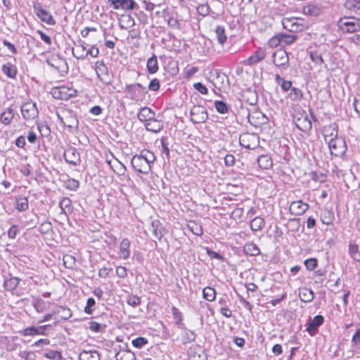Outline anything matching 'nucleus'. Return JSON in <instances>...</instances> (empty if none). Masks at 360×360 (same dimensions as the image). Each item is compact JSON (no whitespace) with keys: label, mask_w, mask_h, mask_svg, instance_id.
Returning <instances> with one entry per match:
<instances>
[{"label":"nucleus","mask_w":360,"mask_h":360,"mask_svg":"<svg viewBox=\"0 0 360 360\" xmlns=\"http://www.w3.org/2000/svg\"><path fill=\"white\" fill-rule=\"evenodd\" d=\"M146 128L148 131L158 133L163 128V122L153 117L146 122Z\"/></svg>","instance_id":"20"},{"label":"nucleus","mask_w":360,"mask_h":360,"mask_svg":"<svg viewBox=\"0 0 360 360\" xmlns=\"http://www.w3.org/2000/svg\"><path fill=\"white\" fill-rule=\"evenodd\" d=\"M63 263L66 268L72 269L75 264V259L70 255H65L63 257Z\"/></svg>","instance_id":"54"},{"label":"nucleus","mask_w":360,"mask_h":360,"mask_svg":"<svg viewBox=\"0 0 360 360\" xmlns=\"http://www.w3.org/2000/svg\"><path fill=\"white\" fill-rule=\"evenodd\" d=\"M37 15L44 22L53 25L56 23L51 14L41 7L37 8Z\"/></svg>","instance_id":"19"},{"label":"nucleus","mask_w":360,"mask_h":360,"mask_svg":"<svg viewBox=\"0 0 360 360\" xmlns=\"http://www.w3.org/2000/svg\"><path fill=\"white\" fill-rule=\"evenodd\" d=\"M96 302L94 298L90 297L87 300L86 306L84 308V311L86 314H91L93 311L92 307L95 305Z\"/></svg>","instance_id":"61"},{"label":"nucleus","mask_w":360,"mask_h":360,"mask_svg":"<svg viewBox=\"0 0 360 360\" xmlns=\"http://www.w3.org/2000/svg\"><path fill=\"white\" fill-rule=\"evenodd\" d=\"M214 107L217 111L221 114H225L229 110L226 103L221 101H216L214 102Z\"/></svg>","instance_id":"47"},{"label":"nucleus","mask_w":360,"mask_h":360,"mask_svg":"<svg viewBox=\"0 0 360 360\" xmlns=\"http://www.w3.org/2000/svg\"><path fill=\"white\" fill-rule=\"evenodd\" d=\"M52 229V224L50 221H46L41 223L39 227V231L41 233H47Z\"/></svg>","instance_id":"57"},{"label":"nucleus","mask_w":360,"mask_h":360,"mask_svg":"<svg viewBox=\"0 0 360 360\" xmlns=\"http://www.w3.org/2000/svg\"><path fill=\"white\" fill-rule=\"evenodd\" d=\"M3 72L8 77L14 78L16 75L15 68L10 63L4 64L2 67Z\"/></svg>","instance_id":"42"},{"label":"nucleus","mask_w":360,"mask_h":360,"mask_svg":"<svg viewBox=\"0 0 360 360\" xmlns=\"http://www.w3.org/2000/svg\"><path fill=\"white\" fill-rule=\"evenodd\" d=\"M264 225V219L260 217H256L250 222V229L252 231H257L262 230Z\"/></svg>","instance_id":"29"},{"label":"nucleus","mask_w":360,"mask_h":360,"mask_svg":"<svg viewBox=\"0 0 360 360\" xmlns=\"http://www.w3.org/2000/svg\"><path fill=\"white\" fill-rule=\"evenodd\" d=\"M21 112L24 119H34L38 115L36 104L32 101L24 103L21 106Z\"/></svg>","instance_id":"9"},{"label":"nucleus","mask_w":360,"mask_h":360,"mask_svg":"<svg viewBox=\"0 0 360 360\" xmlns=\"http://www.w3.org/2000/svg\"><path fill=\"white\" fill-rule=\"evenodd\" d=\"M191 120L194 123H203L208 118L206 109L202 105H193L190 112Z\"/></svg>","instance_id":"5"},{"label":"nucleus","mask_w":360,"mask_h":360,"mask_svg":"<svg viewBox=\"0 0 360 360\" xmlns=\"http://www.w3.org/2000/svg\"><path fill=\"white\" fill-rule=\"evenodd\" d=\"M188 227L196 236H201L203 233L201 225L194 221H190L188 224Z\"/></svg>","instance_id":"39"},{"label":"nucleus","mask_w":360,"mask_h":360,"mask_svg":"<svg viewBox=\"0 0 360 360\" xmlns=\"http://www.w3.org/2000/svg\"><path fill=\"white\" fill-rule=\"evenodd\" d=\"M266 56L265 50L263 49H258L255 51L247 60H245V64L252 65L262 60Z\"/></svg>","instance_id":"15"},{"label":"nucleus","mask_w":360,"mask_h":360,"mask_svg":"<svg viewBox=\"0 0 360 360\" xmlns=\"http://www.w3.org/2000/svg\"><path fill=\"white\" fill-rule=\"evenodd\" d=\"M133 168L138 172L147 174L151 170V166L143 158V156L134 155L131 161Z\"/></svg>","instance_id":"6"},{"label":"nucleus","mask_w":360,"mask_h":360,"mask_svg":"<svg viewBox=\"0 0 360 360\" xmlns=\"http://www.w3.org/2000/svg\"><path fill=\"white\" fill-rule=\"evenodd\" d=\"M240 144L242 147L253 150L259 146V136L255 133H243L239 138Z\"/></svg>","instance_id":"3"},{"label":"nucleus","mask_w":360,"mask_h":360,"mask_svg":"<svg viewBox=\"0 0 360 360\" xmlns=\"http://www.w3.org/2000/svg\"><path fill=\"white\" fill-rule=\"evenodd\" d=\"M50 325H44V326H40L39 327H27L25 328L24 330H21L20 333L23 336H31V335H46L45 329L49 327Z\"/></svg>","instance_id":"16"},{"label":"nucleus","mask_w":360,"mask_h":360,"mask_svg":"<svg viewBox=\"0 0 360 360\" xmlns=\"http://www.w3.org/2000/svg\"><path fill=\"white\" fill-rule=\"evenodd\" d=\"M293 121L300 131L306 132L311 129V122L304 111L295 115Z\"/></svg>","instance_id":"8"},{"label":"nucleus","mask_w":360,"mask_h":360,"mask_svg":"<svg viewBox=\"0 0 360 360\" xmlns=\"http://www.w3.org/2000/svg\"><path fill=\"white\" fill-rule=\"evenodd\" d=\"M151 227L154 238L160 240L165 233V229L158 220L152 221Z\"/></svg>","instance_id":"18"},{"label":"nucleus","mask_w":360,"mask_h":360,"mask_svg":"<svg viewBox=\"0 0 360 360\" xmlns=\"http://www.w3.org/2000/svg\"><path fill=\"white\" fill-rule=\"evenodd\" d=\"M195 339V334L194 332L190 330L184 329L182 331L181 337V342L182 344H188L193 341H194Z\"/></svg>","instance_id":"31"},{"label":"nucleus","mask_w":360,"mask_h":360,"mask_svg":"<svg viewBox=\"0 0 360 360\" xmlns=\"http://www.w3.org/2000/svg\"><path fill=\"white\" fill-rule=\"evenodd\" d=\"M281 34L273 37L272 38H271L269 39V45L271 47H276V46H279L280 44H282V41H281Z\"/></svg>","instance_id":"60"},{"label":"nucleus","mask_w":360,"mask_h":360,"mask_svg":"<svg viewBox=\"0 0 360 360\" xmlns=\"http://www.w3.org/2000/svg\"><path fill=\"white\" fill-rule=\"evenodd\" d=\"M148 89L150 91H156L160 89V81L155 78L152 79L148 85Z\"/></svg>","instance_id":"64"},{"label":"nucleus","mask_w":360,"mask_h":360,"mask_svg":"<svg viewBox=\"0 0 360 360\" xmlns=\"http://www.w3.org/2000/svg\"><path fill=\"white\" fill-rule=\"evenodd\" d=\"M243 250L246 255L250 256H257L259 255V248L252 243H246L243 247Z\"/></svg>","instance_id":"30"},{"label":"nucleus","mask_w":360,"mask_h":360,"mask_svg":"<svg viewBox=\"0 0 360 360\" xmlns=\"http://www.w3.org/2000/svg\"><path fill=\"white\" fill-rule=\"evenodd\" d=\"M44 356L49 359L51 360H60L62 359V355L60 352L56 350H49L44 354Z\"/></svg>","instance_id":"49"},{"label":"nucleus","mask_w":360,"mask_h":360,"mask_svg":"<svg viewBox=\"0 0 360 360\" xmlns=\"http://www.w3.org/2000/svg\"><path fill=\"white\" fill-rule=\"evenodd\" d=\"M323 317L321 315H316L314 317L312 321L309 323L307 330L309 333L312 330H316L317 327L320 326L323 322Z\"/></svg>","instance_id":"34"},{"label":"nucleus","mask_w":360,"mask_h":360,"mask_svg":"<svg viewBox=\"0 0 360 360\" xmlns=\"http://www.w3.org/2000/svg\"><path fill=\"white\" fill-rule=\"evenodd\" d=\"M289 58L287 52L283 49H278L273 54V62L278 67H283L288 65Z\"/></svg>","instance_id":"12"},{"label":"nucleus","mask_w":360,"mask_h":360,"mask_svg":"<svg viewBox=\"0 0 360 360\" xmlns=\"http://www.w3.org/2000/svg\"><path fill=\"white\" fill-rule=\"evenodd\" d=\"M124 91L131 99L134 101L141 100L146 93V88L139 83L127 84L124 88Z\"/></svg>","instance_id":"2"},{"label":"nucleus","mask_w":360,"mask_h":360,"mask_svg":"<svg viewBox=\"0 0 360 360\" xmlns=\"http://www.w3.org/2000/svg\"><path fill=\"white\" fill-rule=\"evenodd\" d=\"M203 297L209 302H212L215 300L216 292L215 290L211 287H206L202 290Z\"/></svg>","instance_id":"43"},{"label":"nucleus","mask_w":360,"mask_h":360,"mask_svg":"<svg viewBox=\"0 0 360 360\" xmlns=\"http://www.w3.org/2000/svg\"><path fill=\"white\" fill-rule=\"evenodd\" d=\"M63 124L69 128H75L77 127L78 121L75 116L70 115L64 118H61Z\"/></svg>","instance_id":"41"},{"label":"nucleus","mask_w":360,"mask_h":360,"mask_svg":"<svg viewBox=\"0 0 360 360\" xmlns=\"http://www.w3.org/2000/svg\"><path fill=\"white\" fill-rule=\"evenodd\" d=\"M299 297L304 302H310L314 298V293L311 289L302 288L300 289Z\"/></svg>","instance_id":"25"},{"label":"nucleus","mask_w":360,"mask_h":360,"mask_svg":"<svg viewBox=\"0 0 360 360\" xmlns=\"http://www.w3.org/2000/svg\"><path fill=\"white\" fill-rule=\"evenodd\" d=\"M155 112L148 107L142 108L138 113V118L141 122H148L153 118Z\"/></svg>","instance_id":"21"},{"label":"nucleus","mask_w":360,"mask_h":360,"mask_svg":"<svg viewBox=\"0 0 360 360\" xmlns=\"http://www.w3.org/2000/svg\"><path fill=\"white\" fill-rule=\"evenodd\" d=\"M322 133L326 143L340 137L338 134V127L335 124L325 126L323 128Z\"/></svg>","instance_id":"14"},{"label":"nucleus","mask_w":360,"mask_h":360,"mask_svg":"<svg viewBox=\"0 0 360 360\" xmlns=\"http://www.w3.org/2000/svg\"><path fill=\"white\" fill-rule=\"evenodd\" d=\"M259 166L262 169H269L272 165L271 158L266 155H260L257 159Z\"/></svg>","instance_id":"35"},{"label":"nucleus","mask_w":360,"mask_h":360,"mask_svg":"<svg viewBox=\"0 0 360 360\" xmlns=\"http://www.w3.org/2000/svg\"><path fill=\"white\" fill-rule=\"evenodd\" d=\"M304 264L308 270H314L317 266V260L314 258L308 259L304 262Z\"/></svg>","instance_id":"62"},{"label":"nucleus","mask_w":360,"mask_h":360,"mask_svg":"<svg viewBox=\"0 0 360 360\" xmlns=\"http://www.w3.org/2000/svg\"><path fill=\"white\" fill-rule=\"evenodd\" d=\"M148 343L147 338L143 337H139L132 340L131 344L134 347L141 349Z\"/></svg>","instance_id":"48"},{"label":"nucleus","mask_w":360,"mask_h":360,"mask_svg":"<svg viewBox=\"0 0 360 360\" xmlns=\"http://www.w3.org/2000/svg\"><path fill=\"white\" fill-rule=\"evenodd\" d=\"M19 284V279L16 277L10 278L4 281V286L6 290H15Z\"/></svg>","instance_id":"38"},{"label":"nucleus","mask_w":360,"mask_h":360,"mask_svg":"<svg viewBox=\"0 0 360 360\" xmlns=\"http://www.w3.org/2000/svg\"><path fill=\"white\" fill-rule=\"evenodd\" d=\"M214 32L218 42L223 45L227 39L224 27L218 25L215 27Z\"/></svg>","instance_id":"33"},{"label":"nucleus","mask_w":360,"mask_h":360,"mask_svg":"<svg viewBox=\"0 0 360 360\" xmlns=\"http://www.w3.org/2000/svg\"><path fill=\"white\" fill-rule=\"evenodd\" d=\"M329 147L330 154L336 157L343 155L347 150V146L344 139L342 137L336 138L326 143Z\"/></svg>","instance_id":"4"},{"label":"nucleus","mask_w":360,"mask_h":360,"mask_svg":"<svg viewBox=\"0 0 360 360\" xmlns=\"http://www.w3.org/2000/svg\"><path fill=\"white\" fill-rule=\"evenodd\" d=\"M281 39L282 44L288 45V44H292L297 39V37L295 35L281 34Z\"/></svg>","instance_id":"58"},{"label":"nucleus","mask_w":360,"mask_h":360,"mask_svg":"<svg viewBox=\"0 0 360 360\" xmlns=\"http://www.w3.org/2000/svg\"><path fill=\"white\" fill-rule=\"evenodd\" d=\"M193 87L195 90H197L198 91H199L200 94H202L203 95H205L207 94L208 91H207V87L200 82L195 83L193 84Z\"/></svg>","instance_id":"63"},{"label":"nucleus","mask_w":360,"mask_h":360,"mask_svg":"<svg viewBox=\"0 0 360 360\" xmlns=\"http://www.w3.org/2000/svg\"><path fill=\"white\" fill-rule=\"evenodd\" d=\"M351 347L353 351L360 349V326L356 330V332L352 336Z\"/></svg>","instance_id":"36"},{"label":"nucleus","mask_w":360,"mask_h":360,"mask_svg":"<svg viewBox=\"0 0 360 360\" xmlns=\"http://www.w3.org/2000/svg\"><path fill=\"white\" fill-rule=\"evenodd\" d=\"M13 117V110L11 108H8L0 114V122L8 125L11 122Z\"/></svg>","instance_id":"24"},{"label":"nucleus","mask_w":360,"mask_h":360,"mask_svg":"<svg viewBox=\"0 0 360 360\" xmlns=\"http://www.w3.org/2000/svg\"><path fill=\"white\" fill-rule=\"evenodd\" d=\"M51 94L56 99L68 100L76 95V91L72 88L63 86L53 88Z\"/></svg>","instance_id":"7"},{"label":"nucleus","mask_w":360,"mask_h":360,"mask_svg":"<svg viewBox=\"0 0 360 360\" xmlns=\"http://www.w3.org/2000/svg\"><path fill=\"white\" fill-rule=\"evenodd\" d=\"M72 51L73 56L77 59H84L87 57V50L84 44H75Z\"/></svg>","instance_id":"22"},{"label":"nucleus","mask_w":360,"mask_h":360,"mask_svg":"<svg viewBox=\"0 0 360 360\" xmlns=\"http://www.w3.org/2000/svg\"><path fill=\"white\" fill-rule=\"evenodd\" d=\"M115 358L117 360H136L134 353L128 349H120L115 354Z\"/></svg>","instance_id":"23"},{"label":"nucleus","mask_w":360,"mask_h":360,"mask_svg":"<svg viewBox=\"0 0 360 360\" xmlns=\"http://www.w3.org/2000/svg\"><path fill=\"white\" fill-rule=\"evenodd\" d=\"M288 97L292 101H300L302 98V92L300 89L293 87L290 89Z\"/></svg>","instance_id":"44"},{"label":"nucleus","mask_w":360,"mask_h":360,"mask_svg":"<svg viewBox=\"0 0 360 360\" xmlns=\"http://www.w3.org/2000/svg\"><path fill=\"white\" fill-rule=\"evenodd\" d=\"M197 11L200 15L206 16L210 13V7L207 4H200L197 7Z\"/></svg>","instance_id":"59"},{"label":"nucleus","mask_w":360,"mask_h":360,"mask_svg":"<svg viewBox=\"0 0 360 360\" xmlns=\"http://www.w3.org/2000/svg\"><path fill=\"white\" fill-rule=\"evenodd\" d=\"M79 183L74 179H69L65 182L66 188L71 191H76L79 187Z\"/></svg>","instance_id":"56"},{"label":"nucleus","mask_w":360,"mask_h":360,"mask_svg":"<svg viewBox=\"0 0 360 360\" xmlns=\"http://www.w3.org/2000/svg\"><path fill=\"white\" fill-rule=\"evenodd\" d=\"M158 69L159 68L157 57L155 55H153L147 61V70L149 73L155 74L158 72Z\"/></svg>","instance_id":"32"},{"label":"nucleus","mask_w":360,"mask_h":360,"mask_svg":"<svg viewBox=\"0 0 360 360\" xmlns=\"http://www.w3.org/2000/svg\"><path fill=\"white\" fill-rule=\"evenodd\" d=\"M136 3L133 0H120L119 9L131 10L134 8Z\"/></svg>","instance_id":"46"},{"label":"nucleus","mask_w":360,"mask_h":360,"mask_svg":"<svg viewBox=\"0 0 360 360\" xmlns=\"http://www.w3.org/2000/svg\"><path fill=\"white\" fill-rule=\"evenodd\" d=\"M127 302L129 305L135 307L141 304V300L136 295H129L127 296Z\"/></svg>","instance_id":"52"},{"label":"nucleus","mask_w":360,"mask_h":360,"mask_svg":"<svg viewBox=\"0 0 360 360\" xmlns=\"http://www.w3.org/2000/svg\"><path fill=\"white\" fill-rule=\"evenodd\" d=\"M64 158L65 161L74 166L80 164L81 160L79 153L75 148L69 147L64 151Z\"/></svg>","instance_id":"10"},{"label":"nucleus","mask_w":360,"mask_h":360,"mask_svg":"<svg viewBox=\"0 0 360 360\" xmlns=\"http://www.w3.org/2000/svg\"><path fill=\"white\" fill-rule=\"evenodd\" d=\"M112 169L115 173H116L119 176L124 175L126 172V167L118 160L115 159L113 162V165H112Z\"/></svg>","instance_id":"37"},{"label":"nucleus","mask_w":360,"mask_h":360,"mask_svg":"<svg viewBox=\"0 0 360 360\" xmlns=\"http://www.w3.org/2000/svg\"><path fill=\"white\" fill-rule=\"evenodd\" d=\"M337 26L344 33H354L360 30V19L354 17L340 18Z\"/></svg>","instance_id":"1"},{"label":"nucleus","mask_w":360,"mask_h":360,"mask_svg":"<svg viewBox=\"0 0 360 360\" xmlns=\"http://www.w3.org/2000/svg\"><path fill=\"white\" fill-rule=\"evenodd\" d=\"M123 21L125 22L126 26L120 25L121 28L127 29L134 26L135 21L132 16L130 15H126L122 16Z\"/></svg>","instance_id":"51"},{"label":"nucleus","mask_w":360,"mask_h":360,"mask_svg":"<svg viewBox=\"0 0 360 360\" xmlns=\"http://www.w3.org/2000/svg\"><path fill=\"white\" fill-rule=\"evenodd\" d=\"M345 8L352 13H358L360 11L359 0H347L345 3Z\"/></svg>","instance_id":"28"},{"label":"nucleus","mask_w":360,"mask_h":360,"mask_svg":"<svg viewBox=\"0 0 360 360\" xmlns=\"http://www.w3.org/2000/svg\"><path fill=\"white\" fill-rule=\"evenodd\" d=\"M79 360H100V355L96 350L82 351L79 356Z\"/></svg>","instance_id":"26"},{"label":"nucleus","mask_w":360,"mask_h":360,"mask_svg":"<svg viewBox=\"0 0 360 360\" xmlns=\"http://www.w3.org/2000/svg\"><path fill=\"white\" fill-rule=\"evenodd\" d=\"M283 28L291 32H296L302 30V25L299 22V20L295 18H285L282 20Z\"/></svg>","instance_id":"11"},{"label":"nucleus","mask_w":360,"mask_h":360,"mask_svg":"<svg viewBox=\"0 0 360 360\" xmlns=\"http://www.w3.org/2000/svg\"><path fill=\"white\" fill-rule=\"evenodd\" d=\"M131 243L129 239L124 238L120 243L119 256L123 259H127L130 256Z\"/></svg>","instance_id":"17"},{"label":"nucleus","mask_w":360,"mask_h":360,"mask_svg":"<svg viewBox=\"0 0 360 360\" xmlns=\"http://www.w3.org/2000/svg\"><path fill=\"white\" fill-rule=\"evenodd\" d=\"M95 70L98 77L103 80L102 75L104 73H107V68L103 62H96L95 65Z\"/></svg>","instance_id":"45"},{"label":"nucleus","mask_w":360,"mask_h":360,"mask_svg":"<svg viewBox=\"0 0 360 360\" xmlns=\"http://www.w3.org/2000/svg\"><path fill=\"white\" fill-rule=\"evenodd\" d=\"M140 155L143 156V158L145 159L150 165L155 161V155L149 150L142 151Z\"/></svg>","instance_id":"55"},{"label":"nucleus","mask_w":360,"mask_h":360,"mask_svg":"<svg viewBox=\"0 0 360 360\" xmlns=\"http://www.w3.org/2000/svg\"><path fill=\"white\" fill-rule=\"evenodd\" d=\"M309 208L308 204L302 200H296L291 202L289 210L290 212L295 216L303 214Z\"/></svg>","instance_id":"13"},{"label":"nucleus","mask_w":360,"mask_h":360,"mask_svg":"<svg viewBox=\"0 0 360 360\" xmlns=\"http://www.w3.org/2000/svg\"><path fill=\"white\" fill-rule=\"evenodd\" d=\"M28 198L25 196L18 195L15 199V207L20 212L25 211L28 209Z\"/></svg>","instance_id":"27"},{"label":"nucleus","mask_w":360,"mask_h":360,"mask_svg":"<svg viewBox=\"0 0 360 360\" xmlns=\"http://www.w3.org/2000/svg\"><path fill=\"white\" fill-rule=\"evenodd\" d=\"M32 305L37 312L41 313L45 310L46 302L41 299H37L33 302Z\"/></svg>","instance_id":"50"},{"label":"nucleus","mask_w":360,"mask_h":360,"mask_svg":"<svg viewBox=\"0 0 360 360\" xmlns=\"http://www.w3.org/2000/svg\"><path fill=\"white\" fill-rule=\"evenodd\" d=\"M349 253L352 259L360 262V250L357 245L350 244L349 246Z\"/></svg>","instance_id":"40"},{"label":"nucleus","mask_w":360,"mask_h":360,"mask_svg":"<svg viewBox=\"0 0 360 360\" xmlns=\"http://www.w3.org/2000/svg\"><path fill=\"white\" fill-rule=\"evenodd\" d=\"M71 206V200L70 198L65 197L60 201V207L63 212L70 211Z\"/></svg>","instance_id":"53"}]
</instances>
